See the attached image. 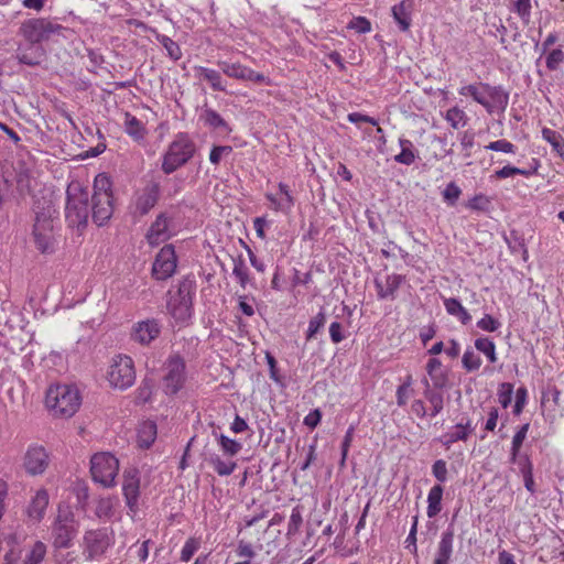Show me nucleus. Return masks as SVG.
<instances>
[{"instance_id": "obj_54", "label": "nucleus", "mask_w": 564, "mask_h": 564, "mask_svg": "<svg viewBox=\"0 0 564 564\" xmlns=\"http://www.w3.org/2000/svg\"><path fill=\"white\" fill-rule=\"evenodd\" d=\"M564 62V51L561 48L552 50L546 56V67L550 70H555L560 66L561 63Z\"/></svg>"}, {"instance_id": "obj_1", "label": "nucleus", "mask_w": 564, "mask_h": 564, "mask_svg": "<svg viewBox=\"0 0 564 564\" xmlns=\"http://www.w3.org/2000/svg\"><path fill=\"white\" fill-rule=\"evenodd\" d=\"M458 94L471 97L481 105L489 115L503 113L509 104V93L502 86H492L488 83H476L462 86Z\"/></svg>"}, {"instance_id": "obj_58", "label": "nucleus", "mask_w": 564, "mask_h": 564, "mask_svg": "<svg viewBox=\"0 0 564 564\" xmlns=\"http://www.w3.org/2000/svg\"><path fill=\"white\" fill-rule=\"evenodd\" d=\"M348 26L360 34H365L371 31L370 21L364 17L352 19Z\"/></svg>"}, {"instance_id": "obj_35", "label": "nucleus", "mask_w": 564, "mask_h": 564, "mask_svg": "<svg viewBox=\"0 0 564 564\" xmlns=\"http://www.w3.org/2000/svg\"><path fill=\"white\" fill-rule=\"evenodd\" d=\"M542 138L550 143L553 151L564 160V138L562 134L550 128H543Z\"/></svg>"}, {"instance_id": "obj_41", "label": "nucleus", "mask_w": 564, "mask_h": 564, "mask_svg": "<svg viewBox=\"0 0 564 564\" xmlns=\"http://www.w3.org/2000/svg\"><path fill=\"white\" fill-rule=\"evenodd\" d=\"M232 274L238 280V283L241 285V288L245 289L249 282V270L241 256L237 259H234Z\"/></svg>"}, {"instance_id": "obj_20", "label": "nucleus", "mask_w": 564, "mask_h": 564, "mask_svg": "<svg viewBox=\"0 0 564 564\" xmlns=\"http://www.w3.org/2000/svg\"><path fill=\"white\" fill-rule=\"evenodd\" d=\"M404 275L392 273L388 274L384 281L375 279V286L379 300H394L398 289L404 282Z\"/></svg>"}, {"instance_id": "obj_56", "label": "nucleus", "mask_w": 564, "mask_h": 564, "mask_svg": "<svg viewBox=\"0 0 564 564\" xmlns=\"http://www.w3.org/2000/svg\"><path fill=\"white\" fill-rule=\"evenodd\" d=\"M417 516L413 518V522L410 529V532L405 539V547L410 550L411 553L416 554V532H417Z\"/></svg>"}, {"instance_id": "obj_37", "label": "nucleus", "mask_w": 564, "mask_h": 564, "mask_svg": "<svg viewBox=\"0 0 564 564\" xmlns=\"http://www.w3.org/2000/svg\"><path fill=\"white\" fill-rule=\"evenodd\" d=\"M401 152L394 156L395 162L411 165L416 158L413 143L408 139H400L399 140Z\"/></svg>"}, {"instance_id": "obj_24", "label": "nucleus", "mask_w": 564, "mask_h": 564, "mask_svg": "<svg viewBox=\"0 0 564 564\" xmlns=\"http://www.w3.org/2000/svg\"><path fill=\"white\" fill-rule=\"evenodd\" d=\"M195 77L199 82H206L213 91L227 93V82L223 77V73L204 66L194 67Z\"/></svg>"}, {"instance_id": "obj_48", "label": "nucleus", "mask_w": 564, "mask_h": 564, "mask_svg": "<svg viewBox=\"0 0 564 564\" xmlns=\"http://www.w3.org/2000/svg\"><path fill=\"white\" fill-rule=\"evenodd\" d=\"M514 175H522V176H529L530 172L524 169H519L512 165H506L500 170L495 171V173L491 175V177L497 180H503L508 177H512Z\"/></svg>"}, {"instance_id": "obj_3", "label": "nucleus", "mask_w": 564, "mask_h": 564, "mask_svg": "<svg viewBox=\"0 0 564 564\" xmlns=\"http://www.w3.org/2000/svg\"><path fill=\"white\" fill-rule=\"evenodd\" d=\"M82 397L72 384H51L45 393V405L54 416L70 417L79 409Z\"/></svg>"}, {"instance_id": "obj_40", "label": "nucleus", "mask_w": 564, "mask_h": 564, "mask_svg": "<svg viewBox=\"0 0 564 564\" xmlns=\"http://www.w3.org/2000/svg\"><path fill=\"white\" fill-rule=\"evenodd\" d=\"M326 324V314L323 310H321L314 317H312L308 322V327L306 330V340H312L316 337V335L325 327Z\"/></svg>"}, {"instance_id": "obj_19", "label": "nucleus", "mask_w": 564, "mask_h": 564, "mask_svg": "<svg viewBox=\"0 0 564 564\" xmlns=\"http://www.w3.org/2000/svg\"><path fill=\"white\" fill-rule=\"evenodd\" d=\"M50 503V496L46 489L41 488L32 496L25 509V514L33 523H40L46 513Z\"/></svg>"}, {"instance_id": "obj_33", "label": "nucleus", "mask_w": 564, "mask_h": 564, "mask_svg": "<svg viewBox=\"0 0 564 564\" xmlns=\"http://www.w3.org/2000/svg\"><path fill=\"white\" fill-rule=\"evenodd\" d=\"M124 131L134 140H142L145 137L143 123L129 112L124 113Z\"/></svg>"}, {"instance_id": "obj_7", "label": "nucleus", "mask_w": 564, "mask_h": 564, "mask_svg": "<svg viewBox=\"0 0 564 564\" xmlns=\"http://www.w3.org/2000/svg\"><path fill=\"white\" fill-rule=\"evenodd\" d=\"M196 152L194 140L186 132H178L163 154L162 171L172 174L178 167L185 165Z\"/></svg>"}, {"instance_id": "obj_31", "label": "nucleus", "mask_w": 564, "mask_h": 564, "mask_svg": "<svg viewBox=\"0 0 564 564\" xmlns=\"http://www.w3.org/2000/svg\"><path fill=\"white\" fill-rule=\"evenodd\" d=\"M442 497H443V487L441 485L433 486L427 495V517L434 518L442 510Z\"/></svg>"}, {"instance_id": "obj_15", "label": "nucleus", "mask_w": 564, "mask_h": 564, "mask_svg": "<svg viewBox=\"0 0 564 564\" xmlns=\"http://www.w3.org/2000/svg\"><path fill=\"white\" fill-rule=\"evenodd\" d=\"M177 267V257L172 245H165L155 256L152 264V275L155 280L171 278Z\"/></svg>"}, {"instance_id": "obj_38", "label": "nucleus", "mask_w": 564, "mask_h": 564, "mask_svg": "<svg viewBox=\"0 0 564 564\" xmlns=\"http://www.w3.org/2000/svg\"><path fill=\"white\" fill-rule=\"evenodd\" d=\"M529 427L530 424L525 423L522 426H520L519 430L513 435L510 448V463H516L521 446L527 437Z\"/></svg>"}, {"instance_id": "obj_12", "label": "nucleus", "mask_w": 564, "mask_h": 564, "mask_svg": "<svg viewBox=\"0 0 564 564\" xmlns=\"http://www.w3.org/2000/svg\"><path fill=\"white\" fill-rule=\"evenodd\" d=\"M163 389L166 394H176L186 381V364L178 352L171 354L163 365Z\"/></svg>"}, {"instance_id": "obj_16", "label": "nucleus", "mask_w": 564, "mask_h": 564, "mask_svg": "<svg viewBox=\"0 0 564 564\" xmlns=\"http://www.w3.org/2000/svg\"><path fill=\"white\" fill-rule=\"evenodd\" d=\"M217 65L220 68L221 73L230 78L265 85L270 84L269 78L265 77L263 74L258 73L251 69L250 67L242 65L239 62L232 63L229 61H218Z\"/></svg>"}, {"instance_id": "obj_52", "label": "nucleus", "mask_w": 564, "mask_h": 564, "mask_svg": "<svg viewBox=\"0 0 564 564\" xmlns=\"http://www.w3.org/2000/svg\"><path fill=\"white\" fill-rule=\"evenodd\" d=\"M232 148L230 145H215L210 150L209 161L214 165H218L224 156L231 154Z\"/></svg>"}, {"instance_id": "obj_30", "label": "nucleus", "mask_w": 564, "mask_h": 564, "mask_svg": "<svg viewBox=\"0 0 564 564\" xmlns=\"http://www.w3.org/2000/svg\"><path fill=\"white\" fill-rule=\"evenodd\" d=\"M423 384L425 387L423 391L424 398L427 400V402L431 404V416H436L443 411L444 408V397L443 393L440 391H436L435 389L431 388V384L427 379L423 380Z\"/></svg>"}, {"instance_id": "obj_29", "label": "nucleus", "mask_w": 564, "mask_h": 564, "mask_svg": "<svg viewBox=\"0 0 564 564\" xmlns=\"http://www.w3.org/2000/svg\"><path fill=\"white\" fill-rule=\"evenodd\" d=\"M199 119L204 122L205 126L209 128L221 130L227 133L231 132V128L226 122V120L216 110L212 108H205L202 111Z\"/></svg>"}, {"instance_id": "obj_4", "label": "nucleus", "mask_w": 564, "mask_h": 564, "mask_svg": "<svg viewBox=\"0 0 564 564\" xmlns=\"http://www.w3.org/2000/svg\"><path fill=\"white\" fill-rule=\"evenodd\" d=\"M35 220L33 237L36 248L42 253H51L55 247L54 223L57 219V212L50 202L34 206Z\"/></svg>"}, {"instance_id": "obj_39", "label": "nucleus", "mask_w": 564, "mask_h": 564, "mask_svg": "<svg viewBox=\"0 0 564 564\" xmlns=\"http://www.w3.org/2000/svg\"><path fill=\"white\" fill-rule=\"evenodd\" d=\"M475 348L482 352L487 359L495 364L498 359L495 343L488 337H480L475 340Z\"/></svg>"}, {"instance_id": "obj_60", "label": "nucleus", "mask_w": 564, "mask_h": 564, "mask_svg": "<svg viewBox=\"0 0 564 564\" xmlns=\"http://www.w3.org/2000/svg\"><path fill=\"white\" fill-rule=\"evenodd\" d=\"M329 336H330V340L334 344H339V343H341L346 338V335H345V332H344V327H343V325L339 322L330 323V325H329Z\"/></svg>"}, {"instance_id": "obj_63", "label": "nucleus", "mask_w": 564, "mask_h": 564, "mask_svg": "<svg viewBox=\"0 0 564 564\" xmlns=\"http://www.w3.org/2000/svg\"><path fill=\"white\" fill-rule=\"evenodd\" d=\"M489 203L490 202H489L488 197L480 194V195H476L475 197H473L469 200L468 207L474 210H485V209H487Z\"/></svg>"}, {"instance_id": "obj_23", "label": "nucleus", "mask_w": 564, "mask_h": 564, "mask_svg": "<svg viewBox=\"0 0 564 564\" xmlns=\"http://www.w3.org/2000/svg\"><path fill=\"white\" fill-rule=\"evenodd\" d=\"M160 197V184H148L135 199V209L140 215L148 214L158 203Z\"/></svg>"}, {"instance_id": "obj_22", "label": "nucleus", "mask_w": 564, "mask_h": 564, "mask_svg": "<svg viewBox=\"0 0 564 564\" xmlns=\"http://www.w3.org/2000/svg\"><path fill=\"white\" fill-rule=\"evenodd\" d=\"M475 426L471 425L470 421H467L465 424L458 423L451 427L446 433L441 435L437 441L446 448L449 449L451 446L459 441L466 442L468 437L474 433Z\"/></svg>"}, {"instance_id": "obj_46", "label": "nucleus", "mask_w": 564, "mask_h": 564, "mask_svg": "<svg viewBox=\"0 0 564 564\" xmlns=\"http://www.w3.org/2000/svg\"><path fill=\"white\" fill-rule=\"evenodd\" d=\"M462 364L466 371L471 372L480 368L481 359L470 347H468L463 355Z\"/></svg>"}, {"instance_id": "obj_18", "label": "nucleus", "mask_w": 564, "mask_h": 564, "mask_svg": "<svg viewBox=\"0 0 564 564\" xmlns=\"http://www.w3.org/2000/svg\"><path fill=\"white\" fill-rule=\"evenodd\" d=\"M161 334V324L155 318L137 322L131 329V339L143 346L151 344Z\"/></svg>"}, {"instance_id": "obj_51", "label": "nucleus", "mask_w": 564, "mask_h": 564, "mask_svg": "<svg viewBox=\"0 0 564 564\" xmlns=\"http://www.w3.org/2000/svg\"><path fill=\"white\" fill-rule=\"evenodd\" d=\"M485 148L487 150L502 152V153H511V154H514L516 150H517V147L512 142H510L506 139L492 141V142L488 143Z\"/></svg>"}, {"instance_id": "obj_28", "label": "nucleus", "mask_w": 564, "mask_h": 564, "mask_svg": "<svg viewBox=\"0 0 564 564\" xmlns=\"http://www.w3.org/2000/svg\"><path fill=\"white\" fill-rule=\"evenodd\" d=\"M119 506V499L116 496L101 497L96 502L95 514L100 520L111 519Z\"/></svg>"}, {"instance_id": "obj_14", "label": "nucleus", "mask_w": 564, "mask_h": 564, "mask_svg": "<svg viewBox=\"0 0 564 564\" xmlns=\"http://www.w3.org/2000/svg\"><path fill=\"white\" fill-rule=\"evenodd\" d=\"M122 477V495L124 497L126 506L129 513L134 516L140 509V471L134 467H130L123 471Z\"/></svg>"}, {"instance_id": "obj_61", "label": "nucleus", "mask_w": 564, "mask_h": 564, "mask_svg": "<svg viewBox=\"0 0 564 564\" xmlns=\"http://www.w3.org/2000/svg\"><path fill=\"white\" fill-rule=\"evenodd\" d=\"M279 192L282 196H285V202L279 203L278 207L283 209H292L294 205V198L291 195L290 187L284 183H279Z\"/></svg>"}, {"instance_id": "obj_49", "label": "nucleus", "mask_w": 564, "mask_h": 564, "mask_svg": "<svg viewBox=\"0 0 564 564\" xmlns=\"http://www.w3.org/2000/svg\"><path fill=\"white\" fill-rule=\"evenodd\" d=\"M210 463L219 476H229L237 467L235 462H225L218 456L212 458Z\"/></svg>"}, {"instance_id": "obj_57", "label": "nucleus", "mask_w": 564, "mask_h": 564, "mask_svg": "<svg viewBox=\"0 0 564 564\" xmlns=\"http://www.w3.org/2000/svg\"><path fill=\"white\" fill-rule=\"evenodd\" d=\"M500 322L494 318L491 315L486 314L482 318L477 322V327L484 332H496L500 327Z\"/></svg>"}, {"instance_id": "obj_10", "label": "nucleus", "mask_w": 564, "mask_h": 564, "mask_svg": "<svg viewBox=\"0 0 564 564\" xmlns=\"http://www.w3.org/2000/svg\"><path fill=\"white\" fill-rule=\"evenodd\" d=\"M107 379L111 387L119 390H127L135 381V368L131 357L116 355L109 365Z\"/></svg>"}, {"instance_id": "obj_34", "label": "nucleus", "mask_w": 564, "mask_h": 564, "mask_svg": "<svg viewBox=\"0 0 564 564\" xmlns=\"http://www.w3.org/2000/svg\"><path fill=\"white\" fill-rule=\"evenodd\" d=\"M156 438V425L153 422H144L138 431L140 447L149 448Z\"/></svg>"}, {"instance_id": "obj_64", "label": "nucleus", "mask_w": 564, "mask_h": 564, "mask_svg": "<svg viewBox=\"0 0 564 564\" xmlns=\"http://www.w3.org/2000/svg\"><path fill=\"white\" fill-rule=\"evenodd\" d=\"M197 550V543L189 539L185 542L181 551V560L188 562Z\"/></svg>"}, {"instance_id": "obj_45", "label": "nucleus", "mask_w": 564, "mask_h": 564, "mask_svg": "<svg viewBox=\"0 0 564 564\" xmlns=\"http://www.w3.org/2000/svg\"><path fill=\"white\" fill-rule=\"evenodd\" d=\"M158 41L165 48L167 56L173 61H178L182 57L180 45L166 35H158Z\"/></svg>"}, {"instance_id": "obj_21", "label": "nucleus", "mask_w": 564, "mask_h": 564, "mask_svg": "<svg viewBox=\"0 0 564 564\" xmlns=\"http://www.w3.org/2000/svg\"><path fill=\"white\" fill-rule=\"evenodd\" d=\"M454 553V530L447 528L441 534L432 564H451Z\"/></svg>"}, {"instance_id": "obj_32", "label": "nucleus", "mask_w": 564, "mask_h": 564, "mask_svg": "<svg viewBox=\"0 0 564 564\" xmlns=\"http://www.w3.org/2000/svg\"><path fill=\"white\" fill-rule=\"evenodd\" d=\"M442 362L437 358H431L426 364V371L433 381L434 388L442 389L446 382L447 377L441 371Z\"/></svg>"}, {"instance_id": "obj_17", "label": "nucleus", "mask_w": 564, "mask_h": 564, "mask_svg": "<svg viewBox=\"0 0 564 564\" xmlns=\"http://www.w3.org/2000/svg\"><path fill=\"white\" fill-rule=\"evenodd\" d=\"M50 465V456L41 445H30L23 457V468L30 476L42 475Z\"/></svg>"}, {"instance_id": "obj_2", "label": "nucleus", "mask_w": 564, "mask_h": 564, "mask_svg": "<svg viewBox=\"0 0 564 564\" xmlns=\"http://www.w3.org/2000/svg\"><path fill=\"white\" fill-rule=\"evenodd\" d=\"M79 520L67 505H58L51 523V543L55 550H67L74 545L79 532Z\"/></svg>"}, {"instance_id": "obj_36", "label": "nucleus", "mask_w": 564, "mask_h": 564, "mask_svg": "<svg viewBox=\"0 0 564 564\" xmlns=\"http://www.w3.org/2000/svg\"><path fill=\"white\" fill-rule=\"evenodd\" d=\"M212 434L218 441L224 454L235 456L241 451L242 445L238 441L229 438L224 434H219L216 430H214Z\"/></svg>"}, {"instance_id": "obj_6", "label": "nucleus", "mask_w": 564, "mask_h": 564, "mask_svg": "<svg viewBox=\"0 0 564 564\" xmlns=\"http://www.w3.org/2000/svg\"><path fill=\"white\" fill-rule=\"evenodd\" d=\"M89 193L78 181H72L66 189L65 217L69 227L85 228L89 217Z\"/></svg>"}, {"instance_id": "obj_9", "label": "nucleus", "mask_w": 564, "mask_h": 564, "mask_svg": "<svg viewBox=\"0 0 564 564\" xmlns=\"http://www.w3.org/2000/svg\"><path fill=\"white\" fill-rule=\"evenodd\" d=\"M119 460L110 453H97L90 459V473L95 482L105 488L116 485Z\"/></svg>"}, {"instance_id": "obj_42", "label": "nucleus", "mask_w": 564, "mask_h": 564, "mask_svg": "<svg viewBox=\"0 0 564 564\" xmlns=\"http://www.w3.org/2000/svg\"><path fill=\"white\" fill-rule=\"evenodd\" d=\"M446 121L452 128L458 129L467 123V116L464 110L458 107H452L446 111Z\"/></svg>"}, {"instance_id": "obj_62", "label": "nucleus", "mask_w": 564, "mask_h": 564, "mask_svg": "<svg viewBox=\"0 0 564 564\" xmlns=\"http://www.w3.org/2000/svg\"><path fill=\"white\" fill-rule=\"evenodd\" d=\"M413 393L414 389H406L399 386L395 391L397 404L401 408L405 406L408 404L409 399L413 395Z\"/></svg>"}, {"instance_id": "obj_13", "label": "nucleus", "mask_w": 564, "mask_h": 564, "mask_svg": "<svg viewBox=\"0 0 564 564\" xmlns=\"http://www.w3.org/2000/svg\"><path fill=\"white\" fill-rule=\"evenodd\" d=\"M111 544L112 535L109 529L87 530L83 536V554L88 560L97 558L105 554Z\"/></svg>"}, {"instance_id": "obj_11", "label": "nucleus", "mask_w": 564, "mask_h": 564, "mask_svg": "<svg viewBox=\"0 0 564 564\" xmlns=\"http://www.w3.org/2000/svg\"><path fill=\"white\" fill-rule=\"evenodd\" d=\"M64 28L45 18H33L22 22L20 34L31 44L40 45L53 35L59 34Z\"/></svg>"}, {"instance_id": "obj_8", "label": "nucleus", "mask_w": 564, "mask_h": 564, "mask_svg": "<svg viewBox=\"0 0 564 564\" xmlns=\"http://www.w3.org/2000/svg\"><path fill=\"white\" fill-rule=\"evenodd\" d=\"M91 203L93 220L98 226L105 225L113 213L111 182L105 174L95 178Z\"/></svg>"}, {"instance_id": "obj_44", "label": "nucleus", "mask_w": 564, "mask_h": 564, "mask_svg": "<svg viewBox=\"0 0 564 564\" xmlns=\"http://www.w3.org/2000/svg\"><path fill=\"white\" fill-rule=\"evenodd\" d=\"M45 554L46 545L43 542L37 541L25 556L23 564H40L44 560Z\"/></svg>"}, {"instance_id": "obj_43", "label": "nucleus", "mask_w": 564, "mask_h": 564, "mask_svg": "<svg viewBox=\"0 0 564 564\" xmlns=\"http://www.w3.org/2000/svg\"><path fill=\"white\" fill-rule=\"evenodd\" d=\"M153 393V382L149 379H143L134 392V400L137 404H144L150 401Z\"/></svg>"}, {"instance_id": "obj_26", "label": "nucleus", "mask_w": 564, "mask_h": 564, "mask_svg": "<svg viewBox=\"0 0 564 564\" xmlns=\"http://www.w3.org/2000/svg\"><path fill=\"white\" fill-rule=\"evenodd\" d=\"M413 0H402L391 9L392 17L402 32L409 31L412 23Z\"/></svg>"}, {"instance_id": "obj_53", "label": "nucleus", "mask_w": 564, "mask_h": 564, "mask_svg": "<svg viewBox=\"0 0 564 564\" xmlns=\"http://www.w3.org/2000/svg\"><path fill=\"white\" fill-rule=\"evenodd\" d=\"M514 12L520 17L524 24H529L531 18L530 0H517L514 3Z\"/></svg>"}, {"instance_id": "obj_5", "label": "nucleus", "mask_w": 564, "mask_h": 564, "mask_svg": "<svg viewBox=\"0 0 564 564\" xmlns=\"http://www.w3.org/2000/svg\"><path fill=\"white\" fill-rule=\"evenodd\" d=\"M196 292V282L192 276H184L176 291L167 292L166 308L177 324H185L193 315V297Z\"/></svg>"}, {"instance_id": "obj_50", "label": "nucleus", "mask_w": 564, "mask_h": 564, "mask_svg": "<svg viewBox=\"0 0 564 564\" xmlns=\"http://www.w3.org/2000/svg\"><path fill=\"white\" fill-rule=\"evenodd\" d=\"M513 395V384L509 382H503L498 388V401L502 405L503 409H507L512 401Z\"/></svg>"}, {"instance_id": "obj_25", "label": "nucleus", "mask_w": 564, "mask_h": 564, "mask_svg": "<svg viewBox=\"0 0 564 564\" xmlns=\"http://www.w3.org/2000/svg\"><path fill=\"white\" fill-rule=\"evenodd\" d=\"M170 237L171 231L169 218L165 214H160L156 216L147 234L148 242L151 246H158L166 241Z\"/></svg>"}, {"instance_id": "obj_59", "label": "nucleus", "mask_w": 564, "mask_h": 564, "mask_svg": "<svg viewBox=\"0 0 564 564\" xmlns=\"http://www.w3.org/2000/svg\"><path fill=\"white\" fill-rule=\"evenodd\" d=\"M433 476L440 481L445 482L447 480V466L443 459H437L432 466Z\"/></svg>"}, {"instance_id": "obj_47", "label": "nucleus", "mask_w": 564, "mask_h": 564, "mask_svg": "<svg viewBox=\"0 0 564 564\" xmlns=\"http://www.w3.org/2000/svg\"><path fill=\"white\" fill-rule=\"evenodd\" d=\"M302 523H303L302 507L301 506H295L292 509V511H291L290 520H289V523H288V532H286V534L289 536L297 534Z\"/></svg>"}, {"instance_id": "obj_55", "label": "nucleus", "mask_w": 564, "mask_h": 564, "mask_svg": "<svg viewBox=\"0 0 564 564\" xmlns=\"http://www.w3.org/2000/svg\"><path fill=\"white\" fill-rule=\"evenodd\" d=\"M460 194V188L454 182H451L446 185L445 189L443 191V198L449 205H455Z\"/></svg>"}, {"instance_id": "obj_27", "label": "nucleus", "mask_w": 564, "mask_h": 564, "mask_svg": "<svg viewBox=\"0 0 564 564\" xmlns=\"http://www.w3.org/2000/svg\"><path fill=\"white\" fill-rule=\"evenodd\" d=\"M44 56V50L41 45L29 43L25 46H19L17 58L21 64L29 66L39 65Z\"/></svg>"}]
</instances>
